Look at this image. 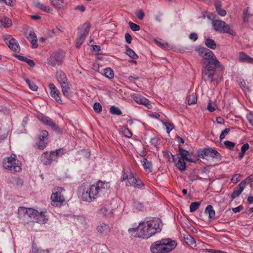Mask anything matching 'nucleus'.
Instances as JSON below:
<instances>
[{
  "instance_id": "1a4fd4ad",
  "label": "nucleus",
  "mask_w": 253,
  "mask_h": 253,
  "mask_svg": "<svg viewBox=\"0 0 253 253\" xmlns=\"http://www.w3.org/2000/svg\"><path fill=\"white\" fill-rule=\"evenodd\" d=\"M90 28V25L89 23L88 22H85L82 25L81 30L78 34L76 40V47L77 48H80L83 43L85 39L88 34Z\"/></svg>"
},
{
  "instance_id": "7c9ffc66",
  "label": "nucleus",
  "mask_w": 253,
  "mask_h": 253,
  "mask_svg": "<svg viewBox=\"0 0 253 253\" xmlns=\"http://www.w3.org/2000/svg\"><path fill=\"white\" fill-rule=\"evenodd\" d=\"M142 163L144 169L148 172L152 171V166L150 161H148L146 158H143Z\"/></svg>"
},
{
  "instance_id": "0e129e2a",
  "label": "nucleus",
  "mask_w": 253,
  "mask_h": 253,
  "mask_svg": "<svg viewBox=\"0 0 253 253\" xmlns=\"http://www.w3.org/2000/svg\"><path fill=\"white\" fill-rule=\"evenodd\" d=\"M247 119L250 124L253 126V112L247 115Z\"/></svg>"
},
{
  "instance_id": "f704fd0d",
  "label": "nucleus",
  "mask_w": 253,
  "mask_h": 253,
  "mask_svg": "<svg viewBox=\"0 0 253 253\" xmlns=\"http://www.w3.org/2000/svg\"><path fill=\"white\" fill-rule=\"evenodd\" d=\"M99 212L100 214L109 217L111 216L112 210L106 207H103L100 210Z\"/></svg>"
},
{
  "instance_id": "20e7f679",
  "label": "nucleus",
  "mask_w": 253,
  "mask_h": 253,
  "mask_svg": "<svg viewBox=\"0 0 253 253\" xmlns=\"http://www.w3.org/2000/svg\"><path fill=\"white\" fill-rule=\"evenodd\" d=\"M176 246V242L170 238L163 239L153 243L150 250L153 253H167L172 251Z\"/></svg>"
},
{
  "instance_id": "6e6d98bb",
  "label": "nucleus",
  "mask_w": 253,
  "mask_h": 253,
  "mask_svg": "<svg viewBox=\"0 0 253 253\" xmlns=\"http://www.w3.org/2000/svg\"><path fill=\"white\" fill-rule=\"evenodd\" d=\"M211 157L215 158L218 160L221 159V155L220 154L217 152L216 150H213L212 151L211 154Z\"/></svg>"
},
{
  "instance_id": "9b49d317",
  "label": "nucleus",
  "mask_w": 253,
  "mask_h": 253,
  "mask_svg": "<svg viewBox=\"0 0 253 253\" xmlns=\"http://www.w3.org/2000/svg\"><path fill=\"white\" fill-rule=\"evenodd\" d=\"M202 79L210 83L217 84L218 79L215 71H212L203 69L202 70Z\"/></svg>"
},
{
  "instance_id": "864d4df0",
  "label": "nucleus",
  "mask_w": 253,
  "mask_h": 253,
  "mask_svg": "<svg viewBox=\"0 0 253 253\" xmlns=\"http://www.w3.org/2000/svg\"><path fill=\"white\" fill-rule=\"evenodd\" d=\"M224 144L225 145V146H226V148H227L228 149H231L233 148L234 147V146H235V143L232 142L230 141H228V140L225 141L224 142Z\"/></svg>"
},
{
  "instance_id": "ddd939ff",
  "label": "nucleus",
  "mask_w": 253,
  "mask_h": 253,
  "mask_svg": "<svg viewBox=\"0 0 253 253\" xmlns=\"http://www.w3.org/2000/svg\"><path fill=\"white\" fill-rule=\"evenodd\" d=\"M64 217H66V220H70L74 224L77 225H82L85 226L86 225L85 218L83 215H64Z\"/></svg>"
},
{
  "instance_id": "37998d69",
  "label": "nucleus",
  "mask_w": 253,
  "mask_h": 253,
  "mask_svg": "<svg viewBox=\"0 0 253 253\" xmlns=\"http://www.w3.org/2000/svg\"><path fill=\"white\" fill-rule=\"evenodd\" d=\"M104 73L105 77L109 79H112L114 76V71L110 68H106Z\"/></svg>"
},
{
  "instance_id": "72a5a7b5",
  "label": "nucleus",
  "mask_w": 253,
  "mask_h": 253,
  "mask_svg": "<svg viewBox=\"0 0 253 253\" xmlns=\"http://www.w3.org/2000/svg\"><path fill=\"white\" fill-rule=\"evenodd\" d=\"M205 44L208 47L212 49H215L216 47V44L214 41L209 38L205 40Z\"/></svg>"
},
{
  "instance_id": "7ed1b4c3",
  "label": "nucleus",
  "mask_w": 253,
  "mask_h": 253,
  "mask_svg": "<svg viewBox=\"0 0 253 253\" xmlns=\"http://www.w3.org/2000/svg\"><path fill=\"white\" fill-rule=\"evenodd\" d=\"M18 214L22 218L24 225L28 229H32L35 221L40 224H45L48 220L46 211H38L32 208L20 207L18 210Z\"/></svg>"
},
{
  "instance_id": "f03ea898",
  "label": "nucleus",
  "mask_w": 253,
  "mask_h": 253,
  "mask_svg": "<svg viewBox=\"0 0 253 253\" xmlns=\"http://www.w3.org/2000/svg\"><path fill=\"white\" fill-rule=\"evenodd\" d=\"M110 187L109 182L100 180L90 186L84 184L78 188L79 196L83 201L91 202L103 195Z\"/></svg>"
},
{
  "instance_id": "c9c22d12",
  "label": "nucleus",
  "mask_w": 253,
  "mask_h": 253,
  "mask_svg": "<svg viewBox=\"0 0 253 253\" xmlns=\"http://www.w3.org/2000/svg\"><path fill=\"white\" fill-rule=\"evenodd\" d=\"M197 95L195 93L189 95L187 98V102L189 105L195 104L197 103Z\"/></svg>"
},
{
  "instance_id": "6ab92c4d",
  "label": "nucleus",
  "mask_w": 253,
  "mask_h": 253,
  "mask_svg": "<svg viewBox=\"0 0 253 253\" xmlns=\"http://www.w3.org/2000/svg\"><path fill=\"white\" fill-rule=\"evenodd\" d=\"M49 87L50 90L51 96L54 98L57 102H61V99L60 96H59V91L54 85V84H49Z\"/></svg>"
},
{
  "instance_id": "aec40b11",
  "label": "nucleus",
  "mask_w": 253,
  "mask_h": 253,
  "mask_svg": "<svg viewBox=\"0 0 253 253\" xmlns=\"http://www.w3.org/2000/svg\"><path fill=\"white\" fill-rule=\"evenodd\" d=\"M27 38L28 40L31 42L32 47L34 48H36L38 46L37 44V39L36 34L34 32V31H30L29 32Z\"/></svg>"
},
{
  "instance_id": "338daca9",
  "label": "nucleus",
  "mask_w": 253,
  "mask_h": 253,
  "mask_svg": "<svg viewBox=\"0 0 253 253\" xmlns=\"http://www.w3.org/2000/svg\"><path fill=\"white\" fill-rule=\"evenodd\" d=\"M125 37L126 42L129 44L132 41L131 36L128 33H126Z\"/></svg>"
},
{
  "instance_id": "58836bf2",
  "label": "nucleus",
  "mask_w": 253,
  "mask_h": 253,
  "mask_svg": "<svg viewBox=\"0 0 253 253\" xmlns=\"http://www.w3.org/2000/svg\"><path fill=\"white\" fill-rule=\"evenodd\" d=\"M51 4L55 8L60 9L62 8L63 0H49Z\"/></svg>"
},
{
  "instance_id": "5701e85b",
  "label": "nucleus",
  "mask_w": 253,
  "mask_h": 253,
  "mask_svg": "<svg viewBox=\"0 0 253 253\" xmlns=\"http://www.w3.org/2000/svg\"><path fill=\"white\" fill-rule=\"evenodd\" d=\"M32 253H49L51 249L43 250L40 248H38L34 241L32 242Z\"/></svg>"
},
{
  "instance_id": "13d9d810",
  "label": "nucleus",
  "mask_w": 253,
  "mask_h": 253,
  "mask_svg": "<svg viewBox=\"0 0 253 253\" xmlns=\"http://www.w3.org/2000/svg\"><path fill=\"white\" fill-rule=\"evenodd\" d=\"M240 179L241 175L239 174H235L232 176L231 181L232 183H236L239 181Z\"/></svg>"
},
{
  "instance_id": "f3484780",
  "label": "nucleus",
  "mask_w": 253,
  "mask_h": 253,
  "mask_svg": "<svg viewBox=\"0 0 253 253\" xmlns=\"http://www.w3.org/2000/svg\"><path fill=\"white\" fill-rule=\"evenodd\" d=\"M54 155H52L51 152L49 153L48 152L43 153L41 157V162L44 165H49L54 160Z\"/></svg>"
},
{
  "instance_id": "c85d7f7f",
  "label": "nucleus",
  "mask_w": 253,
  "mask_h": 253,
  "mask_svg": "<svg viewBox=\"0 0 253 253\" xmlns=\"http://www.w3.org/2000/svg\"><path fill=\"white\" fill-rule=\"evenodd\" d=\"M35 6L42 11L49 13L52 11V9L48 6L45 5L44 4L38 2L35 3Z\"/></svg>"
},
{
  "instance_id": "0eeeda50",
  "label": "nucleus",
  "mask_w": 253,
  "mask_h": 253,
  "mask_svg": "<svg viewBox=\"0 0 253 253\" xmlns=\"http://www.w3.org/2000/svg\"><path fill=\"white\" fill-rule=\"evenodd\" d=\"M212 25L216 31L223 33H227L232 36L236 35L235 32L230 28V25L221 20H213L212 21Z\"/></svg>"
},
{
  "instance_id": "423d86ee",
  "label": "nucleus",
  "mask_w": 253,
  "mask_h": 253,
  "mask_svg": "<svg viewBox=\"0 0 253 253\" xmlns=\"http://www.w3.org/2000/svg\"><path fill=\"white\" fill-rule=\"evenodd\" d=\"M127 180L128 184H126L127 186H132L134 187L140 189H143L144 184L141 180L135 176L133 173L131 171L124 172L122 181Z\"/></svg>"
},
{
  "instance_id": "39448f33",
  "label": "nucleus",
  "mask_w": 253,
  "mask_h": 253,
  "mask_svg": "<svg viewBox=\"0 0 253 253\" xmlns=\"http://www.w3.org/2000/svg\"><path fill=\"white\" fill-rule=\"evenodd\" d=\"M2 166L4 169L11 172H20L22 170L21 164L15 155L4 158Z\"/></svg>"
},
{
  "instance_id": "49530a36",
  "label": "nucleus",
  "mask_w": 253,
  "mask_h": 253,
  "mask_svg": "<svg viewBox=\"0 0 253 253\" xmlns=\"http://www.w3.org/2000/svg\"><path fill=\"white\" fill-rule=\"evenodd\" d=\"M56 79L58 82L60 83L61 87L63 89V79L62 77V73L61 72H57Z\"/></svg>"
},
{
  "instance_id": "bf43d9fd",
  "label": "nucleus",
  "mask_w": 253,
  "mask_h": 253,
  "mask_svg": "<svg viewBox=\"0 0 253 253\" xmlns=\"http://www.w3.org/2000/svg\"><path fill=\"white\" fill-rule=\"evenodd\" d=\"M65 80H67V79H66V78L64 77V96H68L69 95V93L66 89H69L70 86H69V84H68V83H67V84H66L65 82Z\"/></svg>"
},
{
  "instance_id": "393cba45",
  "label": "nucleus",
  "mask_w": 253,
  "mask_h": 253,
  "mask_svg": "<svg viewBox=\"0 0 253 253\" xmlns=\"http://www.w3.org/2000/svg\"><path fill=\"white\" fill-rule=\"evenodd\" d=\"M178 161L175 163V165L177 168L180 171H183L186 169L185 160L178 157Z\"/></svg>"
},
{
  "instance_id": "4468645a",
  "label": "nucleus",
  "mask_w": 253,
  "mask_h": 253,
  "mask_svg": "<svg viewBox=\"0 0 253 253\" xmlns=\"http://www.w3.org/2000/svg\"><path fill=\"white\" fill-rule=\"evenodd\" d=\"M62 59V54L58 52H55L50 56L48 63L52 66L58 65L61 64Z\"/></svg>"
},
{
  "instance_id": "9d476101",
  "label": "nucleus",
  "mask_w": 253,
  "mask_h": 253,
  "mask_svg": "<svg viewBox=\"0 0 253 253\" xmlns=\"http://www.w3.org/2000/svg\"><path fill=\"white\" fill-rule=\"evenodd\" d=\"M202 63L204 69L208 70L215 71L216 69L222 68L219 61L214 55L208 60L203 61Z\"/></svg>"
},
{
  "instance_id": "69168bd1",
  "label": "nucleus",
  "mask_w": 253,
  "mask_h": 253,
  "mask_svg": "<svg viewBox=\"0 0 253 253\" xmlns=\"http://www.w3.org/2000/svg\"><path fill=\"white\" fill-rule=\"evenodd\" d=\"M243 209V207L242 205H240L236 208H234L232 209V211L234 213H237L240 212L241 210Z\"/></svg>"
},
{
  "instance_id": "8fccbe9b",
  "label": "nucleus",
  "mask_w": 253,
  "mask_h": 253,
  "mask_svg": "<svg viewBox=\"0 0 253 253\" xmlns=\"http://www.w3.org/2000/svg\"><path fill=\"white\" fill-rule=\"evenodd\" d=\"M93 110L97 113H100L102 111V106L98 102H95L93 105Z\"/></svg>"
},
{
  "instance_id": "4be33fe9",
  "label": "nucleus",
  "mask_w": 253,
  "mask_h": 253,
  "mask_svg": "<svg viewBox=\"0 0 253 253\" xmlns=\"http://www.w3.org/2000/svg\"><path fill=\"white\" fill-rule=\"evenodd\" d=\"M97 231L98 232L102 233L104 235H106L110 231V228L108 224L104 223L100 224L96 228Z\"/></svg>"
},
{
  "instance_id": "b1692460",
  "label": "nucleus",
  "mask_w": 253,
  "mask_h": 253,
  "mask_svg": "<svg viewBox=\"0 0 253 253\" xmlns=\"http://www.w3.org/2000/svg\"><path fill=\"white\" fill-rule=\"evenodd\" d=\"M239 60L241 62H247L249 63H253V58L248 55L244 52H241L239 56Z\"/></svg>"
},
{
  "instance_id": "5fc2aeb1",
  "label": "nucleus",
  "mask_w": 253,
  "mask_h": 253,
  "mask_svg": "<svg viewBox=\"0 0 253 253\" xmlns=\"http://www.w3.org/2000/svg\"><path fill=\"white\" fill-rule=\"evenodd\" d=\"M230 130V128H226L225 129L223 130L220 135V139L221 140H222L224 138H225L226 135L229 132Z\"/></svg>"
},
{
  "instance_id": "a211bd4d",
  "label": "nucleus",
  "mask_w": 253,
  "mask_h": 253,
  "mask_svg": "<svg viewBox=\"0 0 253 253\" xmlns=\"http://www.w3.org/2000/svg\"><path fill=\"white\" fill-rule=\"evenodd\" d=\"M246 185V181L243 180L241 182L239 185L234 188V191L231 195V197L233 199H235L239 197V195L244 190Z\"/></svg>"
},
{
  "instance_id": "09e8293b",
  "label": "nucleus",
  "mask_w": 253,
  "mask_h": 253,
  "mask_svg": "<svg viewBox=\"0 0 253 253\" xmlns=\"http://www.w3.org/2000/svg\"><path fill=\"white\" fill-rule=\"evenodd\" d=\"M163 125L166 126L167 133H169L173 128V125L172 124L168 122H162Z\"/></svg>"
},
{
  "instance_id": "774afa93",
  "label": "nucleus",
  "mask_w": 253,
  "mask_h": 253,
  "mask_svg": "<svg viewBox=\"0 0 253 253\" xmlns=\"http://www.w3.org/2000/svg\"><path fill=\"white\" fill-rule=\"evenodd\" d=\"M249 149V144L248 143L244 144L241 147V151L243 152H246Z\"/></svg>"
},
{
  "instance_id": "c03bdc74",
  "label": "nucleus",
  "mask_w": 253,
  "mask_h": 253,
  "mask_svg": "<svg viewBox=\"0 0 253 253\" xmlns=\"http://www.w3.org/2000/svg\"><path fill=\"white\" fill-rule=\"evenodd\" d=\"M29 88L33 91H37L38 90V86L33 82H31L28 79H24Z\"/></svg>"
},
{
  "instance_id": "ea45409f",
  "label": "nucleus",
  "mask_w": 253,
  "mask_h": 253,
  "mask_svg": "<svg viewBox=\"0 0 253 253\" xmlns=\"http://www.w3.org/2000/svg\"><path fill=\"white\" fill-rule=\"evenodd\" d=\"M212 149L208 148L203 150L201 153L199 154V156L204 158L205 156L211 157Z\"/></svg>"
},
{
  "instance_id": "680f3d73",
  "label": "nucleus",
  "mask_w": 253,
  "mask_h": 253,
  "mask_svg": "<svg viewBox=\"0 0 253 253\" xmlns=\"http://www.w3.org/2000/svg\"><path fill=\"white\" fill-rule=\"evenodd\" d=\"M123 133L124 135L128 138L132 136V133L129 130L128 128H125L123 131Z\"/></svg>"
},
{
  "instance_id": "f257e3e1",
  "label": "nucleus",
  "mask_w": 253,
  "mask_h": 253,
  "mask_svg": "<svg viewBox=\"0 0 253 253\" xmlns=\"http://www.w3.org/2000/svg\"><path fill=\"white\" fill-rule=\"evenodd\" d=\"M162 226L161 220L155 218L149 220L145 219L141 221L136 227L129 228L128 231L134 237H151L160 233Z\"/></svg>"
},
{
  "instance_id": "052dcab7",
  "label": "nucleus",
  "mask_w": 253,
  "mask_h": 253,
  "mask_svg": "<svg viewBox=\"0 0 253 253\" xmlns=\"http://www.w3.org/2000/svg\"><path fill=\"white\" fill-rule=\"evenodd\" d=\"M134 207L138 210L140 211L143 208V206L142 203L139 202H134L133 204Z\"/></svg>"
},
{
  "instance_id": "2eb2a0df",
  "label": "nucleus",
  "mask_w": 253,
  "mask_h": 253,
  "mask_svg": "<svg viewBox=\"0 0 253 253\" xmlns=\"http://www.w3.org/2000/svg\"><path fill=\"white\" fill-rule=\"evenodd\" d=\"M196 51L201 57L203 58V61H205L206 60H208L214 56L213 53L211 50L206 48H199L196 49Z\"/></svg>"
},
{
  "instance_id": "f8f14e48",
  "label": "nucleus",
  "mask_w": 253,
  "mask_h": 253,
  "mask_svg": "<svg viewBox=\"0 0 253 253\" xmlns=\"http://www.w3.org/2000/svg\"><path fill=\"white\" fill-rule=\"evenodd\" d=\"M38 118L42 123L50 127L57 133L62 132V129L59 128L58 125L49 118L40 115L38 117Z\"/></svg>"
},
{
  "instance_id": "bb28decb",
  "label": "nucleus",
  "mask_w": 253,
  "mask_h": 253,
  "mask_svg": "<svg viewBox=\"0 0 253 253\" xmlns=\"http://www.w3.org/2000/svg\"><path fill=\"white\" fill-rule=\"evenodd\" d=\"M179 154L181 155L180 158L185 159V161L192 162L193 161L191 159L188 158V155H189V153L188 151L185 150L182 148L181 147L179 148Z\"/></svg>"
},
{
  "instance_id": "2f4dec72",
  "label": "nucleus",
  "mask_w": 253,
  "mask_h": 253,
  "mask_svg": "<svg viewBox=\"0 0 253 253\" xmlns=\"http://www.w3.org/2000/svg\"><path fill=\"white\" fill-rule=\"evenodd\" d=\"M205 212L208 214L210 218H214L215 211L212 206L208 205L205 209Z\"/></svg>"
},
{
  "instance_id": "c756f323",
  "label": "nucleus",
  "mask_w": 253,
  "mask_h": 253,
  "mask_svg": "<svg viewBox=\"0 0 253 253\" xmlns=\"http://www.w3.org/2000/svg\"><path fill=\"white\" fill-rule=\"evenodd\" d=\"M215 7L216 11L217 13L222 16H224L226 14V11L225 10L221 8V2L219 1H216L215 3Z\"/></svg>"
},
{
  "instance_id": "e433bc0d",
  "label": "nucleus",
  "mask_w": 253,
  "mask_h": 253,
  "mask_svg": "<svg viewBox=\"0 0 253 253\" xmlns=\"http://www.w3.org/2000/svg\"><path fill=\"white\" fill-rule=\"evenodd\" d=\"M126 53L130 58L132 59H137L138 57V55L135 53V52L132 49L128 47V46L126 45Z\"/></svg>"
},
{
  "instance_id": "de8ad7c7",
  "label": "nucleus",
  "mask_w": 253,
  "mask_h": 253,
  "mask_svg": "<svg viewBox=\"0 0 253 253\" xmlns=\"http://www.w3.org/2000/svg\"><path fill=\"white\" fill-rule=\"evenodd\" d=\"M207 109L210 112H212L215 110L216 105L211 101L210 100L207 106Z\"/></svg>"
},
{
  "instance_id": "a19ab883",
  "label": "nucleus",
  "mask_w": 253,
  "mask_h": 253,
  "mask_svg": "<svg viewBox=\"0 0 253 253\" xmlns=\"http://www.w3.org/2000/svg\"><path fill=\"white\" fill-rule=\"evenodd\" d=\"M110 112L113 114L115 115H121L122 114L121 110L116 106H111L110 108Z\"/></svg>"
},
{
  "instance_id": "412c9836",
  "label": "nucleus",
  "mask_w": 253,
  "mask_h": 253,
  "mask_svg": "<svg viewBox=\"0 0 253 253\" xmlns=\"http://www.w3.org/2000/svg\"><path fill=\"white\" fill-rule=\"evenodd\" d=\"M7 45L13 51L18 52L20 50V46L18 42L13 38H11L9 40Z\"/></svg>"
},
{
  "instance_id": "a878e982",
  "label": "nucleus",
  "mask_w": 253,
  "mask_h": 253,
  "mask_svg": "<svg viewBox=\"0 0 253 253\" xmlns=\"http://www.w3.org/2000/svg\"><path fill=\"white\" fill-rule=\"evenodd\" d=\"M15 57L18 60L27 63L31 67H34L35 66V63L33 60L28 59L25 56L19 55H16Z\"/></svg>"
},
{
  "instance_id": "e2e57ef3",
  "label": "nucleus",
  "mask_w": 253,
  "mask_h": 253,
  "mask_svg": "<svg viewBox=\"0 0 253 253\" xmlns=\"http://www.w3.org/2000/svg\"><path fill=\"white\" fill-rule=\"evenodd\" d=\"M155 42L157 43L158 45H160V46L166 48L167 46H168V43L165 42H161L160 41V40L156 39L155 40Z\"/></svg>"
},
{
  "instance_id": "dca6fc26",
  "label": "nucleus",
  "mask_w": 253,
  "mask_h": 253,
  "mask_svg": "<svg viewBox=\"0 0 253 253\" xmlns=\"http://www.w3.org/2000/svg\"><path fill=\"white\" fill-rule=\"evenodd\" d=\"M133 100L137 103L142 104L146 106L148 109L152 107L150 101L145 97L138 94H134L132 96Z\"/></svg>"
},
{
  "instance_id": "79ce46f5",
  "label": "nucleus",
  "mask_w": 253,
  "mask_h": 253,
  "mask_svg": "<svg viewBox=\"0 0 253 253\" xmlns=\"http://www.w3.org/2000/svg\"><path fill=\"white\" fill-rule=\"evenodd\" d=\"M38 148L40 150L44 149L47 146V142L45 140L39 139V141L36 143Z\"/></svg>"
},
{
  "instance_id": "473e14b6",
  "label": "nucleus",
  "mask_w": 253,
  "mask_h": 253,
  "mask_svg": "<svg viewBox=\"0 0 253 253\" xmlns=\"http://www.w3.org/2000/svg\"><path fill=\"white\" fill-rule=\"evenodd\" d=\"M52 155H54V160L57 162L58 158H61L63 155V149H59L54 151H51Z\"/></svg>"
},
{
  "instance_id": "4d7b16f0",
  "label": "nucleus",
  "mask_w": 253,
  "mask_h": 253,
  "mask_svg": "<svg viewBox=\"0 0 253 253\" xmlns=\"http://www.w3.org/2000/svg\"><path fill=\"white\" fill-rule=\"evenodd\" d=\"M135 14L139 20H142L144 17V13L142 10H139L136 11Z\"/></svg>"
},
{
  "instance_id": "cd10ccee",
  "label": "nucleus",
  "mask_w": 253,
  "mask_h": 253,
  "mask_svg": "<svg viewBox=\"0 0 253 253\" xmlns=\"http://www.w3.org/2000/svg\"><path fill=\"white\" fill-rule=\"evenodd\" d=\"M12 25V21L8 17H4L0 19V27H9Z\"/></svg>"
},
{
  "instance_id": "6e6552de",
  "label": "nucleus",
  "mask_w": 253,
  "mask_h": 253,
  "mask_svg": "<svg viewBox=\"0 0 253 253\" xmlns=\"http://www.w3.org/2000/svg\"><path fill=\"white\" fill-rule=\"evenodd\" d=\"M63 189L60 187H56L52 190L51 195V204L54 207H60L63 203L62 198Z\"/></svg>"
},
{
  "instance_id": "3c124183",
  "label": "nucleus",
  "mask_w": 253,
  "mask_h": 253,
  "mask_svg": "<svg viewBox=\"0 0 253 253\" xmlns=\"http://www.w3.org/2000/svg\"><path fill=\"white\" fill-rule=\"evenodd\" d=\"M128 25L131 29L134 31H137L140 30V26L138 25L133 23L132 22H129Z\"/></svg>"
},
{
  "instance_id": "a18cd8bd",
  "label": "nucleus",
  "mask_w": 253,
  "mask_h": 253,
  "mask_svg": "<svg viewBox=\"0 0 253 253\" xmlns=\"http://www.w3.org/2000/svg\"><path fill=\"white\" fill-rule=\"evenodd\" d=\"M200 204H201L200 202H192L190 204V212H193V211H195L196 210H197L199 208V207L200 205Z\"/></svg>"
},
{
  "instance_id": "603ef678",
  "label": "nucleus",
  "mask_w": 253,
  "mask_h": 253,
  "mask_svg": "<svg viewBox=\"0 0 253 253\" xmlns=\"http://www.w3.org/2000/svg\"><path fill=\"white\" fill-rule=\"evenodd\" d=\"M48 135V133L46 130H42L40 131V134L39 135V138L45 140Z\"/></svg>"
},
{
  "instance_id": "4c0bfd02",
  "label": "nucleus",
  "mask_w": 253,
  "mask_h": 253,
  "mask_svg": "<svg viewBox=\"0 0 253 253\" xmlns=\"http://www.w3.org/2000/svg\"><path fill=\"white\" fill-rule=\"evenodd\" d=\"M184 239L186 243L191 248L196 247L197 244L195 238H184Z\"/></svg>"
}]
</instances>
